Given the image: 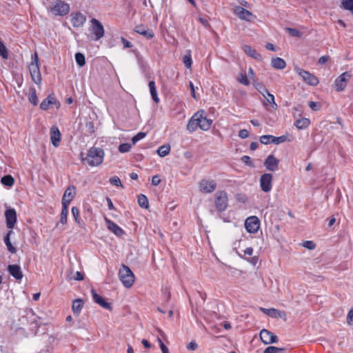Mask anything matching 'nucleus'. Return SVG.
I'll list each match as a JSON object with an SVG mask.
<instances>
[{
  "label": "nucleus",
  "instance_id": "12",
  "mask_svg": "<svg viewBox=\"0 0 353 353\" xmlns=\"http://www.w3.org/2000/svg\"><path fill=\"white\" fill-rule=\"evenodd\" d=\"M6 226L9 230H12L17 221V212L14 208L7 209L5 212Z\"/></svg>",
  "mask_w": 353,
  "mask_h": 353
},
{
  "label": "nucleus",
  "instance_id": "36",
  "mask_svg": "<svg viewBox=\"0 0 353 353\" xmlns=\"http://www.w3.org/2000/svg\"><path fill=\"white\" fill-rule=\"evenodd\" d=\"M1 182L6 186L11 187L14 185V180L11 175H6L1 178Z\"/></svg>",
  "mask_w": 353,
  "mask_h": 353
},
{
  "label": "nucleus",
  "instance_id": "20",
  "mask_svg": "<svg viewBox=\"0 0 353 353\" xmlns=\"http://www.w3.org/2000/svg\"><path fill=\"white\" fill-rule=\"evenodd\" d=\"M279 161L272 154L269 155L265 160L264 165L266 169L271 172H274L278 169Z\"/></svg>",
  "mask_w": 353,
  "mask_h": 353
},
{
  "label": "nucleus",
  "instance_id": "30",
  "mask_svg": "<svg viewBox=\"0 0 353 353\" xmlns=\"http://www.w3.org/2000/svg\"><path fill=\"white\" fill-rule=\"evenodd\" d=\"M310 120L307 118H301L294 122V125L299 130H303L307 128L310 125Z\"/></svg>",
  "mask_w": 353,
  "mask_h": 353
},
{
  "label": "nucleus",
  "instance_id": "37",
  "mask_svg": "<svg viewBox=\"0 0 353 353\" xmlns=\"http://www.w3.org/2000/svg\"><path fill=\"white\" fill-rule=\"evenodd\" d=\"M237 81L244 85L248 86L250 85V80L245 72H241L237 77Z\"/></svg>",
  "mask_w": 353,
  "mask_h": 353
},
{
  "label": "nucleus",
  "instance_id": "58",
  "mask_svg": "<svg viewBox=\"0 0 353 353\" xmlns=\"http://www.w3.org/2000/svg\"><path fill=\"white\" fill-rule=\"evenodd\" d=\"M198 347V345L195 341H191L187 346V348L189 350L194 351L196 350Z\"/></svg>",
  "mask_w": 353,
  "mask_h": 353
},
{
  "label": "nucleus",
  "instance_id": "52",
  "mask_svg": "<svg viewBox=\"0 0 353 353\" xmlns=\"http://www.w3.org/2000/svg\"><path fill=\"white\" fill-rule=\"evenodd\" d=\"M303 245L309 250H314L316 248V244L312 241H305Z\"/></svg>",
  "mask_w": 353,
  "mask_h": 353
},
{
  "label": "nucleus",
  "instance_id": "23",
  "mask_svg": "<svg viewBox=\"0 0 353 353\" xmlns=\"http://www.w3.org/2000/svg\"><path fill=\"white\" fill-rule=\"evenodd\" d=\"M92 298L97 303H98L102 307L107 310H112V306L110 303L106 302L104 299L99 295L94 290H92Z\"/></svg>",
  "mask_w": 353,
  "mask_h": 353
},
{
  "label": "nucleus",
  "instance_id": "38",
  "mask_svg": "<svg viewBox=\"0 0 353 353\" xmlns=\"http://www.w3.org/2000/svg\"><path fill=\"white\" fill-rule=\"evenodd\" d=\"M292 139L290 138V136L286 134L280 137H274V144H279L285 141H291Z\"/></svg>",
  "mask_w": 353,
  "mask_h": 353
},
{
  "label": "nucleus",
  "instance_id": "13",
  "mask_svg": "<svg viewBox=\"0 0 353 353\" xmlns=\"http://www.w3.org/2000/svg\"><path fill=\"white\" fill-rule=\"evenodd\" d=\"M272 179L273 176L270 173H265L261 176L260 187L262 191L268 192L272 190Z\"/></svg>",
  "mask_w": 353,
  "mask_h": 353
},
{
  "label": "nucleus",
  "instance_id": "32",
  "mask_svg": "<svg viewBox=\"0 0 353 353\" xmlns=\"http://www.w3.org/2000/svg\"><path fill=\"white\" fill-rule=\"evenodd\" d=\"M264 98L266 99V102H263V105L267 107L268 103L270 104L272 110H276L278 108V105L276 103L274 100V96L270 93L269 91L266 93L265 97Z\"/></svg>",
  "mask_w": 353,
  "mask_h": 353
},
{
  "label": "nucleus",
  "instance_id": "11",
  "mask_svg": "<svg viewBox=\"0 0 353 353\" xmlns=\"http://www.w3.org/2000/svg\"><path fill=\"white\" fill-rule=\"evenodd\" d=\"M295 71L299 76L303 78V81L306 83L310 85H316L319 83L318 78L310 72L300 68H296Z\"/></svg>",
  "mask_w": 353,
  "mask_h": 353
},
{
  "label": "nucleus",
  "instance_id": "34",
  "mask_svg": "<svg viewBox=\"0 0 353 353\" xmlns=\"http://www.w3.org/2000/svg\"><path fill=\"white\" fill-rule=\"evenodd\" d=\"M83 306V302L81 299H75L72 303V310L74 314H79Z\"/></svg>",
  "mask_w": 353,
  "mask_h": 353
},
{
  "label": "nucleus",
  "instance_id": "59",
  "mask_svg": "<svg viewBox=\"0 0 353 353\" xmlns=\"http://www.w3.org/2000/svg\"><path fill=\"white\" fill-rule=\"evenodd\" d=\"M248 76L250 79L252 80L253 83L256 81L255 79V73L252 68H249L248 69Z\"/></svg>",
  "mask_w": 353,
  "mask_h": 353
},
{
  "label": "nucleus",
  "instance_id": "27",
  "mask_svg": "<svg viewBox=\"0 0 353 353\" xmlns=\"http://www.w3.org/2000/svg\"><path fill=\"white\" fill-rule=\"evenodd\" d=\"M197 118H199V112L195 113L191 117V119L189 120V121L188 123L187 129L190 132H194L198 128H199V123L198 121Z\"/></svg>",
  "mask_w": 353,
  "mask_h": 353
},
{
  "label": "nucleus",
  "instance_id": "29",
  "mask_svg": "<svg viewBox=\"0 0 353 353\" xmlns=\"http://www.w3.org/2000/svg\"><path fill=\"white\" fill-rule=\"evenodd\" d=\"M271 65L275 69L282 70L285 68L286 63L282 58L275 57L272 59Z\"/></svg>",
  "mask_w": 353,
  "mask_h": 353
},
{
  "label": "nucleus",
  "instance_id": "64",
  "mask_svg": "<svg viewBox=\"0 0 353 353\" xmlns=\"http://www.w3.org/2000/svg\"><path fill=\"white\" fill-rule=\"evenodd\" d=\"M68 221V214H61L60 222L65 225Z\"/></svg>",
  "mask_w": 353,
  "mask_h": 353
},
{
  "label": "nucleus",
  "instance_id": "41",
  "mask_svg": "<svg viewBox=\"0 0 353 353\" xmlns=\"http://www.w3.org/2000/svg\"><path fill=\"white\" fill-rule=\"evenodd\" d=\"M285 350L283 347H277L275 346H269L266 347L263 353H281Z\"/></svg>",
  "mask_w": 353,
  "mask_h": 353
},
{
  "label": "nucleus",
  "instance_id": "33",
  "mask_svg": "<svg viewBox=\"0 0 353 353\" xmlns=\"http://www.w3.org/2000/svg\"><path fill=\"white\" fill-rule=\"evenodd\" d=\"M28 101L34 106H36L38 104L37 91L36 89L33 87L30 88L29 90Z\"/></svg>",
  "mask_w": 353,
  "mask_h": 353
},
{
  "label": "nucleus",
  "instance_id": "43",
  "mask_svg": "<svg viewBox=\"0 0 353 353\" xmlns=\"http://www.w3.org/2000/svg\"><path fill=\"white\" fill-rule=\"evenodd\" d=\"M260 141L261 143L265 145H268L269 143H274V136L263 135L260 137Z\"/></svg>",
  "mask_w": 353,
  "mask_h": 353
},
{
  "label": "nucleus",
  "instance_id": "16",
  "mask_svg": "<svg viewBox=\"0 0 353 353\" xmlns=\"http://www.w3.org/2000/svg\"><path fill=\"white\" fill-rule=\"evenodd\" d=\"M50 141L53 146L57 148L61 141V134L59 128L56 125H52L50 130Z\"/></svg>",
  "mask_w": 353,
  "mask_h": 353
},
{
  "label": "nucleus",
  "instance_id": "9",
  "mask_svg": "<svg viewBox=\"0 0 353 353\" xmlns=\"http://www.w3.org/2000/svg\"><path fill=\"white\" fill-rule=\"evenodd\" d=\"M232 11L241 20L251 21L256 18V16L252 12L239 6H234L232 8Z\"/></svg>",
  "mask_w": 353,
  "mask_h": 353
},
{
  "label": "nucleus",
  "instance_id": "61",
  "mask_svg": "<svg viewBox=\"0 0 353 353\" xmlns=\"http://www.w3.org/2000/svg\"><path fill=\"white\" fill-rule=\"evenodd\" d=\"M74 279L76 280V281H82L84 279V276H83V274L81 273V272H79L77 271L75 274V276L74 277Z\"/></svg>",
  "mask_w": 353,
  "mask_h": 353
},
{
  "label": "nucleus",
  "instance_id": "10",
  "mask_svg": "<svg viewBox=\"0 0 353 353\" xmlns=\"http://www.w3.org/2000/svg\"><path fill=\"white\" fill-rule=\"evenodd\" d=\"M245 228L249 233H256L260 228V221L259 218L256 216L248 217L245 221Z\"/></svg>",
  "mask_w": 353,
  "mask_h": 353
},
{
  "label": "nucleus",
  "instance_id": "17",
  "mask_svg": "<svg viewBox=\"0 0 353 353\" xmlns=\"http://www.w3.org/2000/svg\"><path fill=\"white\" fill-rule=\"evenodd\" d=\"M85 16L79 12L72 13L71 14L70 22L74 28L82 27L85 23Z\"/></svg>",
  "mask_w": 353,
  "mask_h": 353
},
{
  "label": "nucleus",
  "instance_id": "45",
  "mask_svg": "<svg viewBox=\"0 0 353 353\" xmlns=\"http://www.w3.org/2000/svg\"><path fill=\"white\" fill-rule=\"evenodd\" d=\"M0 56L5 59L8 58V52L3 42L0 39Z\"/></svg>",
  "mask_w": 353,
  "mask_h": 353
},
{
  "label": "nucleus",
  "instance_id": "6",
  "mask_svg": "<svg viewBox=\"0 0 353 353\" xmlns=\"http://www.w3.org/2000/svg\"><path fill=\"white\" fill-rule=\"evenodd\" d=\"M214 203L216 208L219 212H224L228 205V196L227 192L224 190L216 192L214 195Z\"/></svg>",
  "mask_w": 353,
  "mask_h": 353
},
{
  "label": "nucleus",
  "instance_id": "28",
  "mask_svg": "<svg viewBox=\"0 0 353 353\" xmlns=\"http://www.w3.org/2000/svg\"><path fill=\"white\" fill-rule=\"evenodd\" d=\"M12 233V230H9L4 236L3 240L8 250L12 254H15L17 252V249L12 245L10 241V236Z\"/></svg>",
  "mask_w": 353,
  "mask_h": 353
},
{
  "label": "nucleus",
  "instance_id": "63",
  "mask_svg": "<svg viewBox=\"0 0 353 353\" xmlns=\"http://www.w3.org/2000/svg\"><path fill=\"white\" fill-rule=\"evenodd\" d=\"M247 261H248L250 263H252V265H255L257 263H258V261H259V258L258 256H253L250 259H249L248 258L245 257V258Z\"/></svg>",
  "mask_w": 353,
  "mask_h": 353
},
{
  "label": "nucleus",
  "instance_id": "31",
  "mask_svg": "<svg viewBox=\"0 0 353 353\" xmlns=\"http://www.w3.org/2000/svg\"><path fill=\"white\" fill-rule=\"evenodd\" d=\"M148 87H149L150 92V94H151V97H152L153 101L155 103H159V98L158 97L155 82L154 81H150L148 83Z\"/></svg>",
  "mask_w": 353,
  "mask_h": 353
},
{
  "label": "nucleus",
  "instance_id": "39",
  "mask_svg": "<svg viewBox=\"0 0 353 353\" xmlns=\"http://www.w3.org/2000/svg\"><path fill=\"white\" fill-rule=\"evenodd\" d=\"M138 203L141 208L145 209H147L149 206L147 196L142 194L138 196Z\"/></svg>",
  "mask_w": 353,
  "mask_h": 353
},
{
  "label": "nucleus",
  "instance_id": "21",
  "mask_svg": "<svg viewBox=\"0 0 353 353\" xmlns=\"http://www.w3.org/2000/svg\"><path fill=\"white\" fill-rule=\"evenodd\" d=\"M105 221L106 223L108 229L115 235L121 236L124 234L123 230L112 221L108 218H105Z\"/></svg>",
  "mask_w": 353,
  "mask_h": 353
},
{
  "label": "nucleus",
  "instance_id": "19",
  "mask_svg": "<svg viewBox=\"0 0 353 353\" xmlns=\"http://www.w3.org/2000/svg\"><path fill=\"white\" fill-rule=\"evenodd\" d=\"M199 112V128L202 130L207 131L208 130L212 125V121L210 119H208L206 117L203 116L204 111L198 112Z\"/></svg>",
  "mask_w": 353,
  "mask_h": 353
},
{
  "label": "nucleus",
  "instance_id": "1",
  "mask_svg": "<svg viewBox=\"0 0 353 353\" xmlns=\"http://www.w3.org/2000/svg\"><path fill=\"white\" fill-rule=\"evenodd\" d=\"M104 155L105 153L103 149L97 147H91L88 151L86 157L82 159V160L86 161L90 166L96 167L103 163Z\"/></svg>",
  "mask_w": 353,
  "mask_h": 353
},
{
  "label": "nucleus",
  "instance_id": "57",
  "mask_svg": "<svg viewBox=\"0 0 353 353\" xmlns=\"http://www.w3.org/2000/svg\"><path fill=\"white\" fill-rule=\"evenodd\" d=\"M62 203V210L61 214H68V206L70 203L67 202L61 203Z\"/></svg>",
  "mask_w": 353,
  "mask_h": 353
},
{
  "label": "nucleus",
  "instance_id": "50",
  "mask_svg": "<svg viewBox=\"0 0 353 353\" xmlns=\"http://www.w3.org/2000/svg\"><path fill=\"white\" fill-rule=\"evenodd\" d=\"M146 134L145 132H140L137 133L135 136L132 138V144H135L139 141L143 139L145 137Z\"/></svg>",
  "mask_w": 353,
  "mask_h": 353
},
{
  "label": "nucleus",
  "instance_id": "14",
  "mask_svg": "<svg viewBox=\"0 0 353 353\" xmlns=\"http://www.w3.org/2000/svg\"><path fill=\"white\" fill-rule=\"evenodd\" d=\"M260 339L266 345L276 343L278 341V338L275 334L265 329L261 331Z\"/></svg>",
  "mask_w": 353,
  "mask_h": 353
},
{
  "label": "nucleus",
  "instance_id": "60",
  "mask_svg": "<svg viewBox=\"0 0 353 353\" xmlns=\"http://www.w3.org/2000/svg\"><path fill=\"white\" fill-rule=\"evenodd\" d=\"M121 41L125 48H129L132 47V43L123 37H121Z\"/></svg>",
  "mask_w": 353,
  "mask_h": 353
},
{
  "label": "nucleus",
  "instance_id": "2",
  "mask_svg": "<svg viewBox=\"0 0 353 353\" xmlns=\"http://www.w3.org/2000/svg\"><path fill=\"white\" fill-rule=\"evenodd\" d=\"M30 74L33 82L37 85L41 83L42 78L39 68V59L37 52L32 55L31 63L28 66Z\"/></svg>",
  "mask_w": 353,
  "mask_h": 353
},
{
  "label": "nucleus",
  "instance_id": "62",
  "mask_svg": "<svg viewBox=\"0 0 353 353\" xmlns=\"http://www.w3.org/2000/svg\"><path fill=\"white\" fill-rule=\"evenodd\" d=\"M189 85H190V90H191L192 97L194 99H196L197 98H196V96L195 90H194V87L193 83L192 81H190Z\"/></svg>",
  "mask_w": 353,
  "mask_h": 353
},
{
  "label": "nucleus",
  "instance_id": "3",
  "mask_svg": "<svg viewBox=\"0 0 353 353\" xmlns=\"http://www.w3.org/2000/svg\"><path fill=\"white\" fill-rule=\"evenodd\" d=\"M119 277L122 284L126 288H130L135 281V276L130 268L122 264L119 270Z\"/></svg>",
  "mask_w": 353,
  "mask_h": 353
},
{
  "label": "nucleus",
  "instance_id": "48",
  "mask_svg": "<svg viewBox=\"0 0 353 353\" xmlns=\"http://www.w3.org/2000/svg\"><path fill=\"white\" fill-rule=\"evenodd\" d=\"M285 30L292 37H301L303 34L302 32L296 28H287Z\"/></svg>",
  "mask_w": 353,
  "mask_h": 353
},
{
  "label": "nucleus",
  "instance_id": "26",
  "mask_svg": "<svg viewBox=\"0 0 353 353\" xmlns=\"http://www.w3.org/2000/svg\"><path fill=\"white\" fill-rule=\"evenodd\" d=\"M75 196V187L74 186H69L66 188L64 192L62 201L61 203H65L68 201V203H70L72 200Z\"/></svg>",
  "mask_w": 353,
  "mask_h": 353
},
{
  "label": "nucleus",
  "instance_id": "46",
  "mask_svg": "<svg viewBox=\"0 0 353 353\" xmlns=\"http://www.w3.org/2000/svg\"><path fill=\"white\" fill-rule=\"evenodd\" d=\"M72 214L74 221L78 224H80L81 223L80 213H79V210L78 209L77 207L74 206L72 208Z\"/></svg>",
  "mask_w": 353,
  "mask_h": 353
},
{
  "label": "nucleus",
  "instance_id": "4",
  "mask_svg": "<svg viewBox=\"0 0 353 353\" xmlns=\"http://www.w3.org/2000/svg\"><path fill=\"white\" fill-rule=\"evenodd\" d=\"M70 10V5L62 0H55L48 8V10L54 16H65Z\"/></svg>",
  "mask_w": 353,
  "mask_h": 353
},
{
  "label": "nucleus",
  "instance_id": "18",
  "mask_svg": "<svg viewBox=\"0 0 353 353\" xmlns=\"http://www.w3.org/2000/svg\"><path fill=\"white\" fill-rule=\"evenodd\" d=\"M50 105H54L57 108L60 106V103L53 94H50L48 97L42 101L40 104V108L43 110L49 109Z\"/></svg>",
  "mask_w": 353,
  "mask_h": 353
},
{
  "label": "nucleus",
  "instance_id": "44",
  "mask_svg": "<svg viewBox=\"0 0 353 353\" xmlns=\"http://www.w3.org/2000/svg\"><path fill=\"white\" fill-rule=\"evenodd\" d=\"M183 63L187 68H188V69L191 68L192 64V59L190 52H189L188 54H185V56H183Z\"/></svg>",
  "mask_w": 353,
  "mask_h": 353
},
{
  "label": "nucleus",
  "instance_id": "35",
  "mask_svg": "<svg viewBox=\"0 0 353 353\" xmlns=\"http://www.w3.org/2000/svg\"><path fill=\"white\" fill-rule=\"evenodd\" d=\"M170 152V146L169 145H163L160 146L157 150V154L161 157H165Z\"/></svg>",
  "mask_w": 353,
  "mask_h": 353
},
{
  "label": "nucleus",
  "instance_id": "8",
  "mask_svg": "<svg viewBox=\"0 0 353 353\" xmlns=\"http://www.w3.org/2000/svg\"><path fill=\"white\" fill-rule=\"evenodd\" d=\"M198 187L201 193L210 194L216 189L217 184L214 179L204 178L199 182Z\"/></svg>",
  "mask_w": 353,
  "mask_h": 353
},
{
  "label": "nucleus",
  "instance_id": "47",
  "mask_svg": "<svg viewBox=\"0 0 353 353\" xmlns=\"http://www.w3.org/2000/svg\"><path fill=\"white\" fill-rule=\"evenodd\" d=\"M109 181L112 185L123 188V185H122L121 181L117 176H114L111 177Z\"/></svg>",
  "mask_w": 353,
  "mask_h": 353
},
{
  "label": "nucleus",
  "instance_id": "24",
  "mask_svg": "<svg viewBox=\"0 0 353 353\" xmlns=\"http://www.w3.org/2000/svg\"><path fill=\"white\" fill-rule=\"evenodd\" d=\"M134 31L145 37L147 39H152L154 36L153 31L151 29H149L144 26H137L134 28Z\"/></svg>",
  "mask_w": 353,
  "mask_h": 353
},
{
  "label": "nucleus",
  "instance_id": "15",
  "mask_svg": "<svg viewBox=\"0 0 353 353\" xmlns=\"http://www.w3.org/2000/svg\"><path fill=\"white\" fill-rule=\"evenodd\" d=\"M260 310L272 318L286 319V313L284 311H281L275 308L267 309L264 307H260Z\"/></svg>",
  "mask_w": 353,
  "mask_h": 353
},
{
  "label": "nucleus",
  "instance_id": "7",
  "mask_svg": "<svg viewBox=\"0 0 353 353\" xmlns=\"http://www.w3.org/2000/svg\"><path fill=\"white\" fill-rule=\"evenodd\" d=\"M90 32L94 36V40L97 41L104 36L105 30L102 23L96 19L90 20Z\"/></svg>",
  "mask_w": 353,
  "mask_h": 353
},
{
  "label": "nucleus",
  "instance_id": "55",
  "mask_svg": "<svg viewBox=\"0 0 353 353\" xmlns=\"http://www.w3.org/2000/svg\"><path fill=\"white\" fill-rule=\"evenodd\" d=\"M347 323L349 325L353 324V309H351L347 316Z\"/></svg>",
  "mask_w": 353,
  "mask_h": 353
},
{
  "label": "nucleus",
  "instance_id": "42",
  "mask_svg": "<svg viewBox=\"0 0 353 353\" xmlns=\"http://www.w3.org/2000/svg\"><path fill=\"white\" fill-rule=\"evenodd\" d=\"M75 61L80 67L85 64V56L81 52L75 54Z\"/></svg>",
  "mask_w": 353,
  "mask_h": 353
},
{
  "label": "nucleus",
  "instance_id": "5",
  "mask_svg": "<svg viewBox=\"0 0 353 353\" xmlns=\"http://www.w3.org/2000/svg\"><path fill=\"white\" fill-rule=\"evenodd\" d=\"M352 77L350 72H344L339 75L334 81L333 88L336 92H342L345 90L347 87V83L350 81Z\"/></svg>",
  "mask_w": 353,
  "mask_h": 353
},
{
  "label": "nucleus",
  "instance_id": "25",
  "mask_svg": "<svg viewBox=\"0 0 353 353\" xmlns=\"http://www.w3.org/2000/svg\"><path fill=\"white\" fill-rule=\"evenodd\" d=\"M242 50L243 52L248 55L249 57L259 61L262 60L261 55L256 52V50L252 48L250 46L243 45L242 46Z\"/></svg>",
  "mask_w": 353,
  "mask_h": 353
},
{
  "label": "nucleus",
  "instance_id": "40",
  "mask_svg": "<svg viewBox=\"0 0 353 353\" xmlns=\"http://www.w3.org/2000/svg\"><path fill=\"white\" fill-rule=\"evenodd\" d=\"M253 85L263 97H265L266 93L268 92L265 86L261 83L256 82V81L253 83Z\"/></svg>",
  "mask_w": 353,
  "mask_h": 353
},
{
  "label": "nucleus",
  "instance_id": "54",
  "mask_svg": "<svg viewBox=\"0 0 353 353\" xmlns=\"http://www.w3.org/2000/svg\"><path fill=\"white\" fill-rule=\"evenodd\" d=\"M161 180L159 175H154L152 178L151 183L153 185L157 186L161 183Z\"/></svg>",
  "mask_w": 353,
  "mask_h": 353
},
{
  "label": "nucleus",
  "instance_id": "22",
  "mask_svg": "<svg viewBox=\"0 0 353 353\" xmlns=\"http://www.w3.org/2000/svg\"><path fill=\"white\" fill-rule=\"evenodd\" d=\"M8 271L17 280H21L23 276L21 267L19 265H9L8 266Z\"/></svg>",
  "mask_w": 353,
  "mask_h": 353
},
{
  "label": "nucleus",
  "instance_id": "49",
  "mask_svg": "<svg viewBox=\"0 0 353 353\" xmlns=\"http://www.w3.org/2000/svg\"><path fill=\"white\" fill-rule=\"evenodd\" d=\"M131 149V145L128 143H121L119 146V151L121 153L128 152Z\"/></svg>",
  "mask_w": 353,
  "mask_h": 353
},
{
  "label": "nucleus",
  "instance_id": "51",
  "mask_svg": "<svg viewBox=\"0 0 353 353\" xmlns=\"http://www.w3.org/2000/svg\"><path fill=\"white\" fill-rule=\"evenodd\" d=\"M241 161L245 165H248V166H250L251 168L254 167L253 161H252V159L249 156H246V155L243 156L241 157Z\"/></svg>",
  "mask_w": 353,
  "mask_h": 353
},
{
  "label": "nucleus",
  "instance_id": "53",
  "mask_svg": "<svg viewBox=\"0 0 353 353\" xmlns=\"http://www.w3.org/2000/svg\"><path fill=\"white\" fill-rule=\"evenodd\" d=\"M162 353H169V350L160 338L157 339Z\"/></svg>",
  "mask_w": 353,
  "mask_h": 353
},
{
  "label": "nucleus",
  "instance_id": "56",
  "mask_svg": "<svg viewBox=\"0 0 353 353\" xmlns=\"http://www.w3.org/2000/svg\"><path fill=\"white\" fill-rule=\"evenodd\" d=\"M249 132L245 129L241 130L239 132V137H241V139L248 138L249 137Z\"/></svg>",
  "mask_w": 353,
  "mask_h": 353
}]
</instances>
